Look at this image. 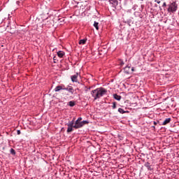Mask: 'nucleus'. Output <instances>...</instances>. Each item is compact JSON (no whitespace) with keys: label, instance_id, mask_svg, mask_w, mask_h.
Returning <instances> with one entry per match:
<instances>
[{"label":"nucleus","instance_id":"dca6fc26","mask_svg":"<svg viewBox=\"0 0 179 179\" xmlns=\"http://www.w3.org/2000/svg\"><path fill=\"white\" fill-rule=\"evenodd\" d=\"M118 112H119L120 114H125V113H127V111L124 110V109H122V108H118Z\"/></svg>","mask_w":179,"mask_h":179},{"label":"nucleus","instance_id":"9d476101","mask_svg":"<svg viewBox=\"0 0 179 179\" xmlns=\"http://www.w3.org/2000/svg\"><path fill=\"white\" fill-rule=\"evenodd\" d=\"M171 121V118L168 117L165 119V120L163 122L162 125H167V124H170Z\"/></svg>","mask_w":179,"mask_h":179},{"label":"nucleus","instance_id":"6e6552de","mask_svg":"<svg viewBox=\"0 0 179 179\" xmlns=\"http://www.w3.org/2000/svg\"><path fill=\"white\" fill-rule=\"evenodd\" d=\"M75 118L72 120V121H69V123L66 124L67 127H75Z\"/></svg>","mask_w":179,"mask_h":179},{"label":"nucleus","instance_id":"b1692460","mask_svg":"<svg viewBox=\"0 0 179 179\" xmlns=\"http://www.w3.org/2000/svg\"><path fill=\"white\" fill-rule=\"evenodd\" d=\"M53 61H54V63H55V64H57V61H58V60L57 59V57L55 56V57H53Z\"/></svg>","mask_w":179,"mask_h":179},{"label":"nucleus","instance_id":"a211bd4d","mask_svg":"<svg viewBox=\"0 0 179 179\" xmlns=\"http://www.w3.org/2000/svg\"><path fill=\"white\" fill-rule=\"evenodd\" d=\"M10 155H13V156H15V155H16V152L15 151V149H13V148H11L10 150Z\"/></svg>","mask_w":179,"mask_h":179},{"label":"nucleus","instance_id":"cd10ccee","mask_svg":"<svg viewBox=\"0 0 179 179\" xmlns=\"http://www.w3.org/2000/svg\"><path fill=\"white\" fill-rule=\"evenodd\" d=\"M155 2H156L157 3H160V1L159 0H155Z\"/></svg>","mask_w":179,"mask_h":179},{"label":"nucleus","instance_id":"bb28decb","mask_svg":"<svg viewBox=\"0 0 179 179\" xmlns=\"http://www.w3.org/2000/svg\"><path fill=\"white\" fill-rule=\"evenodd\" d=\"M77 121L82 122V117H78V118L77 119Z\"/></svg>","mask_w":179,"mask_h":179},{"label":"nucleus","instance_id":"aec40b11","mask_svg":"<svg viewBox=\"0 0 179 179\" xmlns=\"http://www.w3.org/2000/svg\"><path fill=\"white\" fill-rule=\"evenodd\" d=\"M113 110H115L117 108V102H113L112 106Z\"/></svg>","mask_w":179,"mask_h":179},{"label":"nucleus","instance_id":"c756f323","mask_svg":"<svg viewBox=\"0 0 179 179\" xmlns=\"http://www.w3.org/2000/svg\"><path fill=\"white\" fill-rule=\"evenodd\" d=\"M153 124H154V125H157V122L154 121V122H153Z\"/></svg>","mask_w":179,"mask_h":179},{"label":"nucleus","instance_id":"423d86ee","mask_svg":"<svg viewBox=\"0 0 179 179\" xmlns=\"http://www.w3.org/2000/svg\"><path fill=\"white\" fill-rule=\"evenodd\" d=\"M65 85H58L55 88V92H60V90H64Z\"/></svg>","mask_w":179,"mask_h":179},{"label":"nucleus","instance_id":"f03ea898","mask_svg":"<svg viewBox=\"0 0 179 179\" xmlns=\"http://www.w3.org/2000/svg\"><path fill=\"white\" fill-rule=\"evenodd\" d=\"M178 9V5L176 1H173L168 5L167 12L169 13H176Z\"/></svg>","mask_w":179,"mask_h":179},{"label":"nucleus","instance_id":"1a4fd4ad","mask_svg":"<svg viewBox=\"0 0 179 179\" xmlns=\"http://www.w3.org/2000/svg\"><path fill=\"white\" fill-rule=\"evenodd\" d=\"M64 55H65V52L61 50L57 52V56L59 58H64Z\"/></svg>","mask_w":179,"mask_h":179},{"label":"nucleus","instance_id":"2eb2a0df","mask_svg":"<svg viewBox=\"0 0 179 179\" xmlns=\"http://www.w3.org/2000/svg\"><path fill=\"white\" fill-rule=\"evenodd\" d=\"M87 41V39H81V40L79 41V44H80V45L86 44V41Z\"/></svg>","mask_w":179,"mask_h":179},{"label":"nucleus","instance_id":"4468645a","mask_svg":"<svg viewBox=\"0 0 179 179\" xmlns=\"http://www.w3.org/2000/svg\"><path fill=\"white\" fill-rule=\"evenodd\" d=\"M73 131V127L68 126L66 132L69 134V132H72Z\"/></svg>","mask_w":179,"mask_h":179},{"label":"nucleus","instance_id":"393cba45","mask_svg":"<svg viewBox=\"0 0 179 179\" xmlns=\"http://www.w3.org/2000/svg\"><path fill=\"white\" fill-rule=\"evenodd\" d=\"M63 90H66L68 92V90H69V87H63Z\"/></svg>","mask_w":179,"mask_h":179},{"label":"nucleus","instance_id":"39448f33","mask_svg":"<svg viewBox=\"0 0 179 179\" xmlns=\"http://www.w3.org/2000/svg\"><path fill=\"white\" fill-rule=\"evenodd\" d=\"M153 165V162H150V160H148L147 163H145V166L147 167L148 170L152 171V166Z\"/></svg>","mask_w":179,"mask_h":179},{"label":"nucleus","instance_id":"72a5a7b5","mask_svg":"<svg viewBox=\"0 0 179 179\" xmlns=\"http://www.w3.org/2000/svg\"><path fill=\"white\" fill-rule=\"evenodd\" d=\"M119 1H122V0H119Z\"/></svg>","mask_w":179,"mask_h":179},{"label":"nucleus","instance_id":"c85d7f7f","mask_svg":"<svg viewBox=\"0 0 179 179\" xmlns=\"http://www.w3.org/2000/svg\"><path fill=\"white\" fill-rule=\"evenodd\" d=\"M163 7L164 6H167V4L166 3V2H164L163 5H162Z\"/></svg>","mask_w":179,"mask_h":179},{"label":"nucleus","instance_id":"7ed1b4c3","mask_svg":"<svg viewBox=\"0 0 179 179\" xmlns=\"http://www.w3.org/2000/svg\"><path fill=\"white\" fill-rule=\"evenodd\" d=\"M82 122H79V120H76L73 128L75 129H79V128H82Z\"/></svg>","mask_w":179,"mask_h":179},{"label":"nucleus","instance_id":"4be33fe9","mask_svg":"<svg viewBox=\"0 0 179 179\" xmlns=\"http://www.w3.org/2000/svg\"><path fill=\"white\" fill-rule=\"evenodd\" d=\"M81 123H82V125L83 127L85 124H89V122L87 121V120H83V121L81 122Z\"/></svg>","mask_w":179,"mask_h":179},{"label":"nucleus","instance_id":"f257e3e1","mask_svg":"<svg viewBox=\"0 0 179 179\" xmlns=\"http://www.w3.org/2000/svg\"><path fill=\"white\" fill-rule=\"evenodd\" d=\"M107 94V90L104 87H99L92 91H91V95L94 98V100L96 101L103 96Z\"/></svg>","mask_w":179,"mask_h":179},{"label":"nucleus","instance_id":"f3484780","mask_svg":"<svg viewBox=\"0 0 179 179\" xmlns=\"http://www.w3.org/2000/svg\"><path fill=\"white\" fill-rule=\"evenodd\" d=\"M75 101H70L69 102V106H70V107H73L74 106H75Z\"/></svg>","mask_w":179,"mask_h":179},{"label":"nucleus","instance_id":"5701e85b","mask_svg":"<svg viewBox=\"0 0 179 179\" xmlns=\"http://www.w3.org/2000/svg\"><path fill=\"white\" fill-rule=\"evenodd\" d=\"M148 160H150V163H155V161H153V158H148Z\"/></svg>","mask_w":179,"mask_h":179},{"label":"nucleus","instance_id":"473e14b6","mask_svg":"<svg viewBox=\"0 0 179 179\" xmlns=\"http://www.w3.org/2000/svg\"><path fill=\"white\" fill-rule=\"evenodd\" d=\"M162 162H163V159H161Z\"/></svg>","mask_w":179,"mask_h":179},{"label":"nucleus","instance_id":"6ab92c4d","mask_svg":"<svg viewBox=\"0 0 179 179\" xmlns=\"http://www.w3.org/2000/svg\"><path fill=\"white\" fill-rule=\"evenodd\" d=\"M94 27H95V29H96V30H99V22H94Z\"/></svg>","mask_w":179,"mask_h":179},{"label":"nucleus","instance_id":"2f4dec72","mask_svg":"<svg viewBox=\"0 0 179 179\" xmlns=\"http://www.w3.org/2000/svg\"><path fill=\"white\" fill-rule=\"evenodd\" d=\"M120 64L124 65V62H121Z\"/></svg>","mask_w":179,"mask_h":179},{"label":"nucleus","instance_id":"f8f14e48","mask_svg":"<svg viewBox=\"0 0 179 179\" xmlns=\"http://www.w3.org/2000/svg\"><path fill=\"white\" fill-rule=\"evenodd\" d=\"M121 96L118 95L117 94H113V99H115V100H117V101H120V100H121Z\"/></svg>","mask_w":179,"mask_h":179},{"label":"nucleus","instance_id":"9b49d317","mask_svg":"<svg viewBox=\"0 0 179 179\" xmlns=\"http://www.w3.org/2000/svg\"><path fill=\"white\" fill-rule=\"evenodd\" d=\"M131 69V66H126L124 68V73H129V70Z\"/></svg>","mask_w":179,"mask_h":179},{"label":"nucleus","instance_id":"ddd939ff","mask_svg":"<svg viewBox=\"0 0 179 179\" xmlns=\"http://www.w3.org/2000/svg\"><path fill=\"white\" fill-rule=\"evenodd\" d=\"M68 92L71 93V94H73V93H75V90H73V87H69L68 90Z\"/></svg>","mask_w":179,"mask_h":179},{"label":"nucleus","instance_id":"412c9836","mask_svg":"<svg viewBox=\"0 0 179 179\" xmlns=\"http://www.w3.org/2000/svg\"><path fill=\"white\" fill-rule=\"evenodd\" d=\"M136 13L138 14V16L139 17L140 19H142V17H143V15H142L141 13H134L135 15H136Z\"/></svg>","mask_w":179,"mask_h":179},{"label":"nucleus","instance_id":"a878e982","mask_svg":"<svg viewBox=\"0 0 179 179\" xmlns=\"http://www.w3.org/2000/svg\"><path fill=\"white\" fill-rule=\"evenodd\" d=\"M20 134H21L20 130H17V135H20Z\"/></svg>","mask_w":179,"mask_h":179},{"label":"nucleus","instance_id":"0eeeda50","mask_svg":"<svg viewBox=\"0 0 179 179\" xmlns=\"http://www.w3.org/2000/svg\"><path fill=\"white\" fill-rule=\"evenodd\" d=\"M78 73L73 76H71V81L76 82V83L78 82Z\"/></svg>","mask_w":179,"mask_h":179},{"label":"nucleus","instance_id":"20e7f679","mask_svg":"<svg viewBox=\"0 0 179 179\" xmlns=\"http://www.w3.org/2000/svg\"><path fill=\"white\" fill-rule=\"evenodd\" d=\"M109 3L113 6V8H115L116 6H118V1L117 0H108Z\"/></svg>","mask_w":179,"mask_h":179},{"label":"nucleus","instance_id":"7c9ffc66","mask_svg":"<svg viewBox=\"0 0 179 179\" xmlns=\"http://www.w3.org/2000/svg\"><path fill=\"white\" fill-rule=\"evenodd\" d=\"M130 69H131V71H132V72H134V67H130Z\"/></svg>","mask_w":179,"mask_h":179}]
</instances>
